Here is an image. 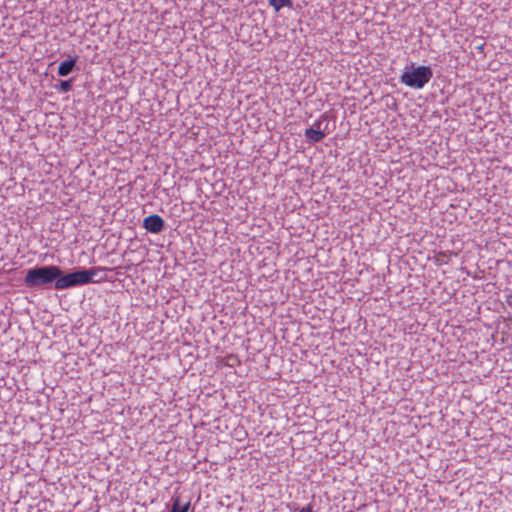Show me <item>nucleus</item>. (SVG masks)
<instances>
[{"instance_id": "nucleus-1", "label": "nucleus", "mask_w": 512, "mask_h": 512, "mask_svg": "<svg viewBox=\"0 0 512 512\" xmlns=\"http://www.w3.org/2000/svg\"><path fill=\"white\" fill-rule=\"evenodd\" d=\"M105 270L106 268L103 267H94L64 275L60 267L55 265L35 267L26 272L24 284L27 287L34 288L54 282V288L56 290H64L91 283L94 281L93 279L99 271Z\"/></svg>"}, {"instance_id": "nucleus-2", "label": "nucleus", "mask_w": 512, "mask_h": 512, "mask_svg": "<svg viewBox=\"0 0 512 512\" xmlns=\"http://www.w3.org/2000/svg\"><path fill=\"white\" fill-rule=\"evenodd\" d=\"M432 78V71L428 66L406 67L400 80L411 88L422 89Z\"/></svg>"}, {"instance_id": "nucleus-3", "label": "nucleus", "mask_w": 512, "mask_h": 512, "mask_svg": "<svg viewBox=\"0 0 512 512\" xmlns=\"http://www.w3.org/2000/svg\"><path fill=\"white\" fill-rule=\"evenodd\" d=\"M143 227L150 233H159L164 228V220L156 214L149 215L143 220Z\"/></svg>"}, {"instance_id": "nucleus-4", "label": "nucleus", "mask_w": 512, "mask_h": 512, "mask_svg": "<svg viewBox=\"0 0 512 512\" xmlns=\"http://www.w3.org/2000/svg\"><path fill=\"white\" fill-rule=\"evenodd\" d=\"M305 137L312 143H318L323 140L325 134L318 128H308L305 130Z\"/></svg>"}, {"instance_id": "nucleus-5", "label": "nucleus", "mask_w": 512, "mask_h": 512, "mask_svg": "<svg viewBox=\"0 0 512 512\" xmlns=\"http://www.w3.org/2000/svg\"><path fill=\"white\" fill-rule=\"evenodd\" d=\"M75 64H76L75 59L63 61L58 67V72H57L58 75L61 77L67 76L68 74H70L72 72Z\"/></svg>"}, {"instance_id": "nucleus-6", "label": "nucleus", "mask_w": 512, "mask_h": 512, "mask_svg": "<svg viewBox=\"0 0 512 512\" xmlns=\"http://www.w3.org/2000/svg\"><path fill=\"white\" fill-rule=\"evenodd\" d=\"M269 5L274 8L276 12L280 11L283 7H290L291 0H269Z\"/></svg>"}, {"instance_id": "nucleus-7", "label": "nucleus", "mask_w": 512, "mask_h": 512, "mask_svg": "<svg viewBox=\"0 0 512 512\" xmlns=\"http://www.w3.org/2000/svg\"><path fill=\"white\" fill-rule=\"evenodd\" d=\"M189 506H190L189 502L186 503L184 506H180L179 499H176L170 512H187L189 509Z\"/></svg>"}, {"instance_id": "nucleus-8", "label": "nucleus", "mask_w": 512, "mask_h": 512, "mask_svg": "<svg viewBox=\"0 0 512 512\" xmlns=\"http://www.w3.org/2000/svg\"><path fill=\"white\" fill-rule=\"evenodd\" d=\"M71 89L70 81H62L60 83V90L63 92H67Z\"/></svg>"}, {"instance_id": "nucleus-9", "label": "nucleus", "mask_w": 512, "mask_h": 512, "mask_svg": "<svg viewBox=\"0 0 512 512\" xmlns=\"http://www.w3.org/2000/svg\"><path fill=\"white\" fill-rule=\"evenodd\" d=\"M299 512H314L313 506L311 504H308L304 507H302Z\"/></svg>"}, {"instance_id": "nucleus-10", "label": "nucleus", "mask_w": 512, "mask_h": 512, "mask_svg": "<svg viewBox=\"0 0 512 512\" xmlns=\"http://www.w3.org/2000/svg\"><path fill=\"white\" fill-rule=\"evenodd\" d=\"M505 302L507 303L508 306L512 307V294L506 296Z\"/></svg>"}, {"instance_id": "nucleus-11", "label": "nucleus", "mask_w": 512, "mask_h": 512, "mask_svg": "<svg viewBox=\"0 0 512 512\" xmlns=\"http://www.w3.org/2000/svg\"><path fill=\"white\" fill-rule=\"evenodd\" d=\"M227 358H228V359H231V360H234V361H237V358H236V357H234V356H228Z\"/></svg>"}]
</instances>
